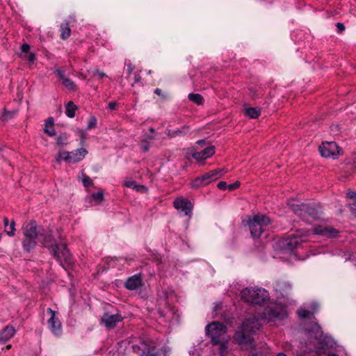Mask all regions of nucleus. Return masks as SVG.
<instances>
[{
  "instance_id": "nucleus-1",
  "label": "nucleus",
  "mask_w": 356,
  "mask_h": 356,
  "mask_svg": "<svg viewBox=\"0 0 356 356\" xmlns=\"http://www.w3.org/2000/svg\"><path fill=\"white\" fill-rule=\"evenodd\" d=\"M287 313L284 305L277 303L268 305L265 312L259 314L258 317L253 316L245 319L241 327L236 331L234 339L237 343L244 346H252V334L261 326V321L268 322L276 319H283L286 317Z\"/></svg>"
},
{
  "instance_id": "nucleus-2",
  "label": "nucleus",
  "mask_w": 356,
  "mask_h": 356,
  "mask_svg": "<svg viewBox=\"0 0 356 356\" xmlns=\"http://www.w3.org/2000/svg\"><path fill=\"white\" fill-rule=\"evenodd\" d=\"M42 236H39L38 239L41 244L47 248L54 257L64 267L65 265L72 264V254H70L65 244H58L56 243L54 236L50 233H46L42 229Z\"/></svg>"
},
{
  "instance_id": "nucleus-3",
  "label": "nucleus",
  "mask_w": 356,
  "mask_h": 356,
  "mask_svg": "<svg viewBox=\"0 0 356 356\" xmlns=\"http://www.w3.org/2000/svg\"><path fill=\"white\" fill-rule=\"evenodd\" d=\"M287 205L295 214L307 223H312L320 218V207L316 204L299 203L295 200H290Z\"/></svg>"
},
{
  "instance_id": "nucleus-4",
  "label": "nucleus",
  "mask_w": 356,
  "mask_h": 356,
  "mask_svg": "<svg viewBox=\"0 0 356 356\" xmlns=\"http://www.w3.org/2000/svg\"><path fill=\"white\" fill-rule=\"evenodd\" d=\"M272 222V220L264 214L247 216L245 219L242 221L244 226L249 227L251 236L254 239L259 238L264 232L265 227L271 225Z\"/></svg>"
},
{
  "instance_id": "nucleus-5",
  "label": "nucleus",
  "mask_w": 356,
  "mask_h": 356,
  "mask_svg": "<svg viewBox=\"0 0 356 356\" xmlns=\"http://www.w3.org/2000/svg\"><path fill=\"white\" fill-rule=\"evenodd\" d=\"M206 332L211 338V342L215 346L224 340L227 327L224 324L215 321L207 325Z\"/></svg>"
},
{
  "instance_id": "nucleus-6",
  "label": "nucleus",
  "mask_w": 356,
  "mask_h": 356,
  "mask_svg": "<svg viewBox=\"0 0 356 356\" xmlns=\"http://www.w3.org/2000/svg\"><path fill=\"white\" fill-rule=\"evenodd\" d=\"M242 298L254 305H265L268 302V291H242Z\"/></svg>"
},
{
  "instance_id": "nucleus-7",
  "label": "nucleus",
  "mask_w": 356,
  "mask_h": 356,
  "mask_svg": "<svg viewBox=\"0 0 356 356\" xmlns=\"http://www.w3.org/2000/svg\"><path fill=\"white\" fill-rule=\"evenodd\" d=\"M296 232L284 239L283 241L284 248L289 251H293L305 241L303 237L307 236L308 231L297 230Z\"/></svg>"
},
{
  "instance_id": "nucleus-8",
  "label": "nucleus",
  "mask_w": 356,
  "mask_h": 356,
  "mask_svg": "<svg viewBox=\"0 0 356 356\" xmlns=\"http://www.w3.org/2000/svg\"><path fill=\"white\" fill-rule=\"evenodd\" d=\"M133 348L140 356H158L155 343L150 339L142 340Z\"/></svg>"
},
{
  "instance_id": "nucleus-9",
  "label": "nucleus",
  "mask_w": 356,
  "mask_h": 356,
  "mask_svg": "<svg viewBox=\"0 0 356 356\" xmlns=\"http://www.w3.org/2000/svg\"><path fill=\"white\" fill-rule=\"evenodd\" d=\"M307 338L309 340V343H312L314 340L318 341L322 348H324V346L327 345L329 342V337L324 336L321 330V327L319 325H313L311 328L307 331Z\"/></svg>"
},
{
  "instance_id": "nucleus-10",
  "label": "nucleus",
  "mask_w": 356,
  "mask_h": 356,
  "mask_svg": "<svg viewBox=\"0 0 356 356\" xmlns=\"http://www.w3.org/2000/svg\"><path fill=\"white\" fill-rule=\"evenodd\" d=\"M321 155L325 158L337 159L341 149L335 142H323L318 147Z\"/></svg>"
},
{
  "instance_id": "nucleus-11",
  "label": "nucleus",
  "mask_w": 356,
  "mask_h": 356,
  "mask_svg": "<svg viewBox=\"0 0 356 356\" xmlns=\"http://www.w3.org/2000/svg\"><path fill=\"white\" fill-rule=\"evenodd\" d=\"M88 154V150L84 148H78L72 152L63 151L60 152L59 156L65 155L63 160L67 163H76L82 161Z\"/></svg>"
},
{
  "instance_id": "nucleus-12",
  "label": "nucleus",
  "mask_w": 356,
  "mask_h": 356,
  "mask_svg": "<svg viewBox=\"0 0 356 356\" xmlns=\"http://www.w3.org/2000/svg\"><path fill=\"white\" fill-rule=\"evenodd\" d=\"M122 320L123 317L118 313L111 314L109 312H105L102 316L101 323L104 324L108 329H113Z\"/></svg>"
},
{
  "instance_id": "nucleus-13",
  "label": "nucleus",
  "mask_w": 356,
  "mask_h": 356,
  "mask_svg": "<svg viewBox=\"0 0 356 356\" xmlns=\"http://www.w3.org/2000/svg\"><path fill=\"white\" fill-rule=\"evenodd\" d=\"M23 235L25 237L38 238L39 236H42L43 234L41 229H38L36 221L31 220L23 227Z\"/></svg>"
},
{
  "instance_id": "nucleus-14",
  "label": "nucleus",
  "mask_w": 356,
  "mask_h": 356,
  "mask_svg": "<svg viewBox=\"0 0 356 356\" xmlns=\"http://www.w3.org/2000/svg\"><path fill=\"white\" fill-rule=\"evenodd\" d=\"M47 312L51 314L48 320V325L52 333L55 335H60L62 332L61 323L58 318H56V313L51 308L47 309Z\"/></svg>"
},
{
  "instance_id": "nucleus-15",
  "label": "nucleus",
  "mask_w": 356,
  "mask_h": 356,
  "mask_svg": "<svg viewBox=\"0 0 356 356\" xmlns=\"http://www.w3.org/2000/svg\"><path fill=\"white\" fill-rule=\"evenodd\" d=\"M54 74L62 81L63 86L70 92H75L77 90V86L70 79L65 76V70L57 68L54 71Z\"/></svg>"
},
{
  "instance_id": "nucleus-16",
  "label": "nucleus",
  "mask_w": 356,
  "mask_h": 356,
  "mask_svg": "<svg viewBox=\"0 0 356 356\" xmlns=\"http://www.w3.org/2000/svg\"><path fill=\"white\" fill-rule=\"evenodd\" d=\"M174 207L185 213V215H189L192 211L193 206L191 202L184 197H177L174 200Z\"/></svg>"
},
{
  "instance_id": "nucleus-17",
  "label": "nucleus",
  "mask_w": 356,
  "mask_h": 356,
  "mask_svg": "<svg viewBox=\"0 0 356 356\" xmlns=\"http://www.w3.org/2000/svg\"><path fill=\"white\" fill-rule=\"evenodd\" d=\"M225 173V171L224 169H216L204 173L201 175V177L202 178L204 184L207 186L210 183L220 178Z\"/></svg>"
},
{
  "instance_id": "nucleus-18",
  "label": "nucleus",
  "mask_w": 356,
  "mask_h": 356,
  "mask_svg": "<svg viewBox=\"0 0 356 356\" xmlns=\"http://www.w3.org/2000/svg\"><path fill=\"white\" fill-rule=\"evenodd\" d=\"M216 147L213 145L206 147L200 152H197L193 154V158L199 163H203L204 161L210 158L215 154Z\"/></svg>"
},
{
  "instance_id": "nucleus-19",
  "label": "nucleus",
  "mask_w": 356,
  "mask_h": 356,
  "mask_svg": "<svg viewBox=\"0 0 356 356\" xmlns=\"http://www.w3.org/2000/svg\"><path fill=\"white\" fill-rule=\"evenodd\" d=\"M143 285V276L141 273L135 274L129 277L124 282V286L127 289H136Z\"/></svg>"
},
{
  "instance_id": "nucleus-20",
  "label": "nucleus",
  "mask_w": 356,
  "mask_h": 356,
  "mask_svg": "<svg viewBox=\"0 0 356 356\" xmlns=\"http://www.w3.org/2000/svg\"><path fill=\"white\" fill-rule=\"evenodd\" d=\"M314 233L317 235L333 238L337 235L338 231L334 228L317 225L314 228Z\"/></svg>"
},
{
  "instance_id": "nucleus-21",
  "label": "nucleus",
  "mask_w": 356,
  "mask_h": 356,
  "mask_svg": "<svg viewBox=\"0 0 356 356\" xmlns=\"http://www.w3.org/2000/svg\"><path fill=\"white\" fill-rule=\"evenodd\" d=\"M15 333V329L12 325L6 326L0 331V343H3L12 338Z\"/></svg>"
},
{
  "instance_id": "nucleus-22",
  "label": "nucleus",
  "mask_w": 356,
  "mask_h": 356,
  "mask_svg": "<svg viewBox=\"0 0 356 356\" xmlns=\"http://www.w3.org/2000/svg\"><path fill=\"white\" fill-rule=\"evenodd\" d=\"M36 239L37 238H35L24 236V238L22 241L23 250L27 253H29L33 250L37 245Z\"/></svg>"
},
{
  "instance_id": "nucleus-23",
  "label": "nucleus",
  "mask_w": 356,
  "mask_h": 356,
  "mask_svg": "<svg viewBox=\"0 0 356 356\" xmlns=\"http://www.w3.org/2000/svg\"><path fill=\"white\" fill-rule=\"evenodd\" d=\"M190 131V127L187 125H184L179 129H177L175 130L172 129H166V134L170 138H175L177 136H183L188 134Z\"/></svg>"
},
{
  "instance_id": "nucleus-24",
  "label": "nucleus",
  "mask_w": 356,
  "mask_h": 356,
  "mask_svg": "<svg viewBox=\"0 0 356 356\" xmlns=\"http://www.w3.org/2000/svg\"><path fill=\"white\" fill-rule=\"evenodd\" d=\"M312 311L307 310L304 308H300L298 310L297 314L300 318L305 319V318H312L314 316V312L317 310L318 305L316 303H312Z\"/></svg>"
},
{
  "instance_id": "nucleus-25",
  "label": "nucleus",
  "mask_w": 356,
  "mask_h": 356,
  "mask_svg": "<svg viewBox=\"0 0 356 356\" xmlns=\"http://www.w3.org/2000/svg\"><path fill=\"white\" fill-rule=\"evenodd\" d=\"M44 132L49 136H54L56 131L54 129V120L52 117H49L44 122Z\"/></svg>"
},
{
  "instance_id": "nucleus-26",
  "label": "nucleus",
  "mask_w": 356,
  "mask_h": 356,
  "mask_svg": "<svg viewBox=\"0 0 356 356\" xmlns=\"http://www.w3.org/2000/svg\"><path fill=\"white\" fill-rule=\"evenodd\" d=\"M245 115L248 116L250 119L258 118L261 113V110L259 107H248L244 106Z\"/></svg>"
},
{
  "instance_id": "nucleus-27",
  "label": "nucleus",
  "mask_w": 356,
  "mask_h": 356,
  "mask_svg": "<svg viewBox=\"0 0 356 356\" xmlns=\"http://www.w3.org/2000/svg\"><path fill=\"white\" fill-rule=\"evenodd\" d=\"M249 95L252 99L261 97L264 95V91L261 87L251 86L248 88Z\"/></svg>"
},
{
  "instance_id": "nucleus-28",
  "label": "nucleus",
  "mask_w": 356,
  "mask_h": 356,
  "mask_svg": "<svg viewBox=\"0 0 356 356\" xmlns=\"http://www.w3.org/2000/svg\"><path fill=\"white\" fill-rule=\"evenodd\" d=\"M78 106L72 101L65 104V114L70 118H74Z\"/></svg>"
},
{
  "instance_id": "nucleus-29",
  "label": "nucleus",
  "mask_w": 356,
  "mask_h": 356,
  "mask_svg": "<svg viewBox=\"0 0 356 356\" xmlns=\"http://www.w3.org/2000/svg\"><path fill=\"white\" fill-rule=\"evenodd\" d=\"M60 38L62 40H67L71 35V29L68 22L62 23L60 27Z\"/></svg>"
},
{
  "instance_id": "nucleus-30",
  "label": "nucleus",
  "mask_w": 356,
  "mask_h": 356,
  "mask_svg": "<svg viewBox=\"0 0 356 356\" xmlns=\"http://www.w3.org/2000/svg\"><path fill=\"white\" fill-rule=\"evenodd\" d=\"M190 101L200 106L204 103V97L199 93H190L188 96Z\"/></svg>"
},
{
  "instance_id": "nucleus-31",
  "label": "nucleus",
  "mask_w": 356,
  "mask_h": 356,
  "mask_svg": "<svg viewBox=\"0 0 356 356\" xmlns=\"http://www.w3.org/2000/svg\"><path fill=\"white\" fill-rule=\"evenodd\" d=\"M68 134L67 133H62L56 138V145L58 146H65L68 144Z\"/></svg>"
},
{
  "instance_id": "nucleus-32",
  "label": "nucleus",
  "mask_w": 356,
  "mask_h": 356,
  "mask_svg": "<svg viewBox=\"0 0 356 356\" xmlns=\"http://www.w3.org/2000/svg\"><path fill=\"white\" fill-rule=\"evenodd\" d=\"M273 287L275 289H287L292 287V285L284 280H280L275 282Z\"/></svg>"
},
{
  "instance_id": "nucleus-33",
  "label": "nucleus",
  "mask_w": 356,
  "mask_h": 356,
  "mask_svg": "<svg viewBox=\"0 0 356 356\" xmlns=\"http://www.w3.org/2000/svg\"><path fill=\"white\" fill-rule=\"evenodd\" d=\"M17 111H8L6 108H3V111L2 113L1 120L3 121H8L14 118V116L17 114Z\"/></svg>"
},
{
  "instance_id": "nucleus-34",
  "label": "nucleus",
  "mask_w": 356,
  "mask_h": 356,
  "mask_svg": "<svg viewBox=\"0 0 356 356\" xmlns=\"http://www.w3.org/2000/svg\"><path fill=\"white\" fill-rule=\"evenodd\" d=\"M190 184L191 188H193V189H197L200 187L206 186L201 176L197 177L196 178L193 179Z\"/></svg>"
},
{
  "instance_id": "nucleus-35",
  "label": "nucleus",
  "mask_w": 356,
  "mask_h": 356,
  "mask_svg": "<svg viewBox=\"0 0 356 356\" xmlns=\"http://www.w3.org/2000/svg\"><path fill=\"white\" fill-rule=\"evenodd\" d=\"M154 139L153 136H147V138L143 139L140 142V149L143 152H147L149 150V143L148 140Z\"/></svg>"
},
{
  "instance_id": "nucleus-36",
  "label": "nucleus",
  "mask_w": 356,
  "mask_h": 356,
  "mask_svg": "<svg viewBox=\"0 0 356 356\" xmlns=\"http://www.w3.org/2000/svg\"><path fill=\"white\" fill-rule=\"evenodd\" d=\"M15 221L12 220L9 224V229H5V232H6L9 236H14L15 235Z\"/></svg>"
},
{
  "instance_id": "nucleus-37",
  "label": "nucleus",
  "mask_w": 356,
  "mask_h": 356,
  "mask_svg": "<svg viewBox=\"0 0 356 356\" xmlns=\"http://www.w3.org/2000/svg\"><path fill=\"white\" fill-rule=\"evenodd\" d=\"M82 183L86 188L93 185V181L86 174L82 175Z\"/></svg>"
},
{
  "instance_id": "nucleus-38",
  "label": "nucleus",
  "mask_w": 356,
  "mask_h": 356,
  "mask_svg": "<svg viewBox=\"0 0 356 356\" xmlns=\"http://www.w3.org/2000/svg\"><path fill=\"white\" fill-rule=\"evenodd\" d=\"M97 127V118L95 116H90L88 120L87 129H92Z\"/></svg>"
},
{
  "instance_id": "nucleus-39",
  "label": "nucleus",
  "mask_w": 356,
  "mask_h": 356,
  "mask_svg": "<svg viewBox=\"0 0 356 356\" xmlns=\"http://www.w3.org/2000/svg\"><path fill=\"white\" fill-rule=\"evenodd\" d=\"M92 198L97 202L100 203L104 200L103 192L99 191L92 194Z\"/></svg>"
},
{
  "instance_id": "nucleus-40",
  "label": "nucleus",
  "mask_w": 356,
  "mask_h": 356,
  "mask_svg": "<svg viewBox=\"0 0 356 356\" xmlns=\"http://www.w3.org/2000/svg\"><path fill=\"white\" fill-rule=\"evenodd\" d=\"M154 92L163 100H165L168 98V94L165 92H163L160 88H156L154 90Z\"/></svg>"
},
{
  "instance_id": "nucleus-41",
  "label": "nucleus",
  "mask_w": 356,
  "mask_h": 356,
  "mask_svg": "<svg viewBox=\"0 0 356 356\" xmlns=\"http://www.w3.org/2000/svg\"><path fill=\"white\" fill-rule=\"evenodd\" d=\"M136 181L134 180L131 178L127 179L124 182V186L130 188H134L136 187Z\"/></svg>"
},
{
  "instance_id": "nucleus-42",
  "label": "nucleus",
  "mask_w": 356,
  "mask_h": 356,
  "mask_svg": "<svg viewBox=\"0 0 356 356\" xmlns=\"http://www.w3.org/2000/svg\"><path fill=\"white\" fill-rule=\"evenodd\" d=\"M76 134L79 136L81 139V144L83 145L86 140V131L78 129L76 131Z\"/></svg>"
},
{
  "instance_id": "nucleus-43",
  "label": "nucleus",
  "mask_w": 356,
  "mask_h": 356,
  "mask_svg": "<svg viewBox=\"0 0 356 356\" xmlns=\"http://www.w3.org/2000/svg\"><path fill=\"white\" fill-rule=\"evenodd\" d=\"M241 186V183L238 181H235L233 184H228V190L229 191H234L237 188H238Z\"/></svg>"
},
{
  "instance_id": "nucleus-44",
  "label": "nucleus",
  "mask_w": 356,
  "mask_h": 356,
  "mask_svg": "<svg viewBox=\"0 0 356 356\" xmlns=\"http://www.w3.org/2000/svg\"><path fill=\"white\" fill-rule=\"evenodd\" d=\"M348 207L350 209L351 213L356 218V200L351 203H349Z\"/></svg>"
},
{
  "instance_id": "nucleus-45",
  "label": "nucleus",
  "mask_w": 356,
  "mask_h": 356,
  "mask_svg": "<svg viewBox=\"0 0 356 356\" xmlns=\"http://www.w3.org/2000/svg\"><path fill=\"white\" fill-rule=\"evenodd\" d=\"M140 83L141 86L142 83V77L138 73H136L134 74V82L131 84L132 86H134L135 84Z\"/></svg>"
},
{
  "instance_id": "nucleus-46",
  "label": "nucleus",
  "mask_w": 356,
  "mask_h": 356,
  "mask_svg": "<svg viewBox=\"0 0 356 356\" xmlns=\"http://www.w3.org/2000/svg\"><path fill=\"white\" fill-rule=\"evenodd\" d=\"M217 187L220 190L225 191L226 189H228V184L226 181H220L218 183Z\"/></svg>"
},
{
  "instance_id": "nucleus-47",
  "label": "nucleus",
  "mask_w": 356,
  "mask_h": 356,
  "mask_svg": "<svg viewBox=\"0 0 356 356\" xmlns=\"http://www.w3.org/2000/svg\"><path fill=\"white\" fill-rule=\"evenodd\" d=\"M218 344H220V355L222 356L227 349L226 344L224 340L221 341V343H219Z\"/></svg>"
},
{
  "instance_id": "nucleus-48",
  "label": "nucleus",
  "mask_w": 356,
  "mask_h": 356,
  "mask_svg": "<svg viewBox=\"0 0 356 356\" xmlns=\"http://www.w3.org/2000/svg\"><path fill=\"white\" fill-rule=\"evenodd\" d=\"M346 197L353 200V202L356 200V192L348 191L346 193Z\"/></svg>"
},
{
  "instance_id": "nucleus-49",
  "label": "nucleus",
  "mask_w": 356,
  "mask_h": 356,
  "mask_svg": "<svg viewBox=\"0 0 356 356\" xmlns=\"http://www.w3.org/2000/svg\"><path fill=\"white\" fill-rule=\"evenodd\" d=\"M336 27H337V31L338 33H342L343 31L345 30V26L343 23H341V22H337L336 24Z\"/></svg>"
},
{
  "instance_id": "nucleus-50",
  "label": "nucleus",
  "mask_w": 356,
  "mask_h": 356,
  "mask_svg": "<svg viewBox=\"0 0 356 356\" xmlns=\"http://www.w3.org/2000/svg\"><path fill=\"white\" fill-rule=\"evenodd\" d=\"M21 51L22 53H29L30 51V45L27 43H24L21 46Z\"/></svg>"
},
{
  "instance_id": "nucleus-51",
  "label": "nucleus",
  "mask_w": 356,
  "mask_h": 356,
  "mask_svg": "<svg viewBox=\"0 0 356 356\" xmlns=\"http://www.w3.org/2000/svg\"><path fill=\"white\" fill-rule=\"evenodd\" d=\"M134 70V66L130 63L127 65V76H130Z\"/></svg>"
},
{
  "instance_id": "nucleus-52",
  "label": "nucleus",
  "mask_w": 356,
  "mask_h": 356,
  "mask_svg": "<svg viewBox=\"0 0 356 356\" xmlns=\"http://www.w3.org/2000/svg\"><path fill=\"white\" fill-rule=\"evenodd\" d=\"M134 189H135L136 191H140V192L147 191V188L145 186L138 184L137 183L136 184V187Z\"/></svg>"
},
{
  "instance_id": "nucleus-53",
  "label": "nucleus",
  "mask_w": 356,
  "mask_h": 356,
  "mask_svg": "<svg viewBox=\"0 0 356 356\" xmlns=\"http://www.w3.org/2000/svg\"><path fill=\"white\" fill-rule=\"evenodd\" d=\"M124 282L122 280H116L114 282V284L116 287H121L122 286H124Z\"/></svg>"
},
{
  "instance_id": "nucleus-54",
  "label": "nucleus",
  "mask_w": 356,
  "mask_h": 356,
  "mask_svg": "<svg viewBox=\"0 0 356 356\" xmlns=\"http://www.w3.org/2000/svg\"><path fill=\"white\" fill-rule=\"evenodd\" d=\"M108 107L111 110H115L117 107V104L115 102H111L108 103Z\"/></svg>"
},
{
  "instance_id": "nucleus-55",
  "label": "nucleus",
  "mask_w": 356,
  "mask_h": 356,
  "mask_svg": "<svg viewBox=\"0 0 356 356\" xmlns=\"http://www.w3.org/2000/svg\"><path fill=\"white\" fill-rule=\"evenodd\" d=\"M26 59L30 62H33L35 59V56L33 53H30Z\"/></svg>"
},
{
  "instance_id": "nucleus-56",
  "label": "nucleus",
  "mask_w": 356,
  "mask_h": 356,
  "mask_svg": "<svg viewBox=\"0 0 356 356\" xmlns=\"http://www.w3.org/2000/svg\"><path fill=\"white\" fill-rule=\"evenodd\" d=\"M95 74H97L100 79H103L107 76L105 73L100 72L99 70L95 71Z\"/></svg>"
},
{
  "instance_id": "nucleus-57",
  "label": "nucleus",
  "mask_w": 356,
  "mask_h": 356,
  "mask_svg": "<svg viewBox=\"0 0 356 356\" xmlns=\"http://www.w3.org/2000/svg\"><path fill=\"white\" fill-rule=\"evenodd\" d=\"M242 289L248 290V289H263L261 287H259V286H244V287H243Z\"/></svg>"
},
{
  "instance_id": "nucleus-58",
  "label": "nucleus",
  "mask_w": 356,
  "mask_h": 356,
  "mask_svg": "<svg viewBox=\"0 0 356 356\" xmlns=\"http://www.w3.org/2000/svg\"><path fill=\"white\" fill-rule=\"evenodd\" d=\"M9 225V220L8 218L5 217L3 218V225L5 227V229H6V227L8 226Z\"/></svg>"
},
{
  "instance_id": "nucleus-59",
  "label": "nucleus",
  "mask_w": 356,
  "mask_h": 356,
  "mask_svg": "<svg viewBox=\"0 0 356 356\" xmlns=\"http://www.w3.org/2000/svg\"><path fill=\"white\" fill-rule=\"evenodd\" d=\"M197 144L199 145L200 146L202 147L206 144V140L204 139L199 140L197 141Z\"/></svg>"
},
{
  "instance_id": "nucleus-60",
  "label": "nucleus",
  "mask_w": 356,
  "mask_h": 356,
  "mask_svg": "<svg viewBox=\"0 0 356 356\" xmlns=\"http://www.w3.org/2000/svg\"><path fill=\"white\" fill-rule=\"evenodd\" d=\"M149 131H150L152 134H154V131H155V129H154L153 127H150V128L149 129Z\"/></svg>"
},
{
  "instance_id": "nucleus-61",
  "label": "nucleus",
  "mask_w": 356,
  "mask_h": 356,
  "mask_svg": "<svg viewBox=\"0 0 356 356\" xmlns=\"http://www.w3.org/2000/svg\"><path fill=\"white\" fill-rule=\"evenodd\" d=\"M250 356H263L261 354L252 353Z\"/></svg>"
},
{
  "instance_id": "nucleus-62",
  "label": "nucleus",
  "mask_w": 356,
  "mask_h": 356,
  "mask_svg": "<svg viewBox=\"0 0 356 356\" xmlns=\"http://www.w3.org/2000/svg\"><path fill=\"white\" fill-rule=\"evenodd\" d=\"M327 356H339V355L336 353H329Z\"/></svg>"
},
{
  "instance_id": "nucleus-63",
  "label": "nucleus",
  "mask_w": 356,
  "mask_h": 356,
  "mask_svg": "<svg viewBox=\"0 0 356 356\" xmlns=\"http://www.w3.org/2000/svg\"><path fill=\"white\" fill-rule=\"evenodd\" d=\"M59 157H60V159L63 160V157H65V155H62L61 156H59Z\"/></svg>"
},
{
  "instance_id": "nucleus-64",
  "label": "nucleus",
  "mask_w": 356,
  "mask_h": 356,
  "mask_svg": "<svg viewBox=\"0 0 356 356\" xmlns=\"http://www.w3.org/2000/svg\"><path fill=\"white\" fill-rule=\"evenodd\" d=\"M2 235L3 234L1 233H0V240L1 239Z\"/></svg>"
}]
</instances>
